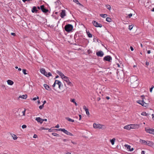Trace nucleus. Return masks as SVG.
<instances>
[{"instance_id":"nucleus-1","label":"nucleus","mask_w":154,"mask_h":154,"mask_svg":"<svg viewBox=\"0 0 154 154\" xmlns=\"http://www.w3.org/2000/svg\"><path fill=\"white\" fill-rule=\"evenodd\" d=\"M130 80L131 85L133 88H135L138 86V82L137 77L132 76L130 77Z\"/></svg>"},{"instance_id":"nucleus-2","label":"nucleus","mask_w":154,"mask_h":154,"mask_svg":"<svg viewBox=\"0 0 154 154\" xmlns=\"http://www.w3.org/2000/svg\"><path fill=\"white\" fill-rule=\"evenodd\" d=\"M141 97H142V100H138L137 101V102L139 104L142 105L143 106L146 107L148 106V103H145L144 100V97L143 95H142Z\"/></svg>"},{"instance_id":"nucleus-3","label":"nucleus","mask_w":154,"mask_h":154,"mask_svg":"<svg viewBox=\"0 0 154 154\" xmlns=\"http://www.w3.org/2000/svg\"><path fill=\"white\" fill-rule=\"evenodd\" d=\"M93 127L95 128H99L102 129H105L106 128V127L105 125L100 124L94 123Z\"/></svg>"},{"instance_id":"nucleus-4","label":"nucleus","mask_w":154,"mask_h":154,"mask_svg":"<svg viewBox=\"0 0 154 154\" xmlns=\"http://www.w3.org/2000/svg\"><path fill=\"white\" fill-rule=\"evenodd\" d=\"M73 27L72 25L68 24L66 25L64 27V29L67 32H70L73 29Z\"/></svg>"},{"instance_id":"nucleus-5","label":"nucleus","mask_w":154,"mask_h":154,"mask_svg":"<svg viewBox=\"0 0 154 154\" xmlns=\"http://www.w3.org/2000/svg\"><path fill=\"white\" fill-rule=\"evenodd\" d=\"M40 8L42 11L45 13H46L48 12L49 11L48 9L45 8L44 5H42L40 6Z\"/></svg>"},{"instance_id":"nucleus-6","label":"nucleus","mask_w":154,"mask_h":154,"mask_svg":"<svg viewBox=\"0 0 154 154\" xmlns=\"http://www.w3.org/2000/svg\"><path fill=\"white\" fill-rule=\"evenodd\" d=\"M92 23L96 27H102V25L101 24L98 23L95 21L94 20L92 22Z\"/></svg>"},{"instance_id":"nucleus-7","label":"nucleus","mask_w":154,"mask_h":154,"mask_svg":"<svg viewBox=\"0 0 154 154\" xmlns=\"http://www.w3.org/2000/svg\"><path fill=\"white\" fill-rule=\"evenodd\" d=\"M112 60V58L110 56H106L104 57L103 60L105 61H106L109 62H110V60Z\"/></svg>"},{"instance_id":"nucleus-8","label":"nucleus","mask_w":154,"mask_h":154,"mask_svg":"<svg viewBox=\"0 0 154 154\" xmlns=\"http://www.w3.org/2000/svg\"><path fill=\"white\" fill-rule=\"evenodd\" d=\"M145 131L148 133L154 134V129H147L146 128Z\"/></svg>"},{"instance_id":"nucleus-9","label":"nucleus","mask_w":154,"mask_h":154,"mask_svg":"<svg viewBox=\"0 0 154 154\" xmlns=\"http://www.w3.org/2000/svg\"><path fill=\"white\" fill-rule=\"evenodd\" d=\"M96 55L98 57H102L104 55V53L102 51H100L96 52Z\"/></svg>"},{"instance_id":"nucleus-10","label":"nucleus","mask_w":154,"mask_h":154,"mask_svg":"<svg viewBox=\"0 0 154 154\" xmlns=\"http://www.w3.org/2000/svg\"><path fill=\"white\" fill-rule=\"evenodd\" d=\"M61 82H60L58 80H56L54 82V84L52 85L53 87L54 88L56 85H57L58 86L59 85H60Z\"/></svg>"},{"instance_id":"nucleus-11","label":"nucleus","mask_w":154,"mask_h":154,"mask_svg":"<svg viewBox=\"0 0 154 154\" xmlns=\"http://www.w3.org/2000/svg\"><path fill=\"white\" fill-rule=\"evenodd\" d=\"M40 71L42 74H44L45 76H47L46 75H47V72H46L44 68H42L41 69Z\"/></svg>"},{"instance_id":"nucleus-12","label":"nucleus","mask_w":154,"mask_h":154,"mask_svg":"<svg viewBox=\"0 0 154 154\" xmlns=\"http://www.w3.org/2000/svg\"><path fill=\"white\" fill-rule=\"evenodd\" d=\"M125 146L130 151H132L134 150V148H131V146L130 145L127 144H125Z\"/></svg>"},{"instance_id":"nucleus-13","label":"nucleus","mask_w":154,"mask_h":154,"mask_svg":"<svg viewBox=\"0 0 154 154\" xmlns=\"http://www.w3.org/2000/svg\"><path fill=\"white\" fill-rule=\"evenodd\" d=\"M66 15L65 11V10H62L60 13V16L62 18H63Z\"/></svg>"},{"instance_id":"nucleus-14","label":"nucleus","mask_w":154,"mask_h":154,"mask_svg":"<svg viewBox=\"0 0 154 154\" xmlns=\"http://www.w3.org/2000/svg\"><path fill=\"white\" fill-rule=\"evenodd\" d=\"M43 86L46 90L49 91H51V89L50 88L49 86L47 84H44L43 85Z\"/></svg>"},{"instance_id":"nucleus-15","label":"nucleus","mask_w":154,"mask_h":154,"mask_svg":"<svg viewBox=\"0 0 154 154\" xmlns=\"http://www.w3.org/2000/svg\"><path fill=\"white\" fill-rule=\"evenodd\" d=\"M56 72L59 75L62 79H63V78L65 76L63 73L58 70H57L56 71Z\"/></svg>"},{"instance_id":"nucleus-16","label":"nucleus","mask_w":154,"mask_h":154,"mask_svg":"<svg viewBox=\"0 0 154 154\" xmlns=\"http://www.w3.org/2000/svg\"><path fill=\"white\" fill-rule=\"evenodd\" d=\"M63 132L66 134L69 135L70 136H73V135L71 133L67 131V130H66L65 129H64L63 131Z\"/></svg>"},{"instance_id":"nucleus-17","label":"nucleus","mask_w":154,"mask_h":154,"mask_svg":"<svg viewBox=\"0 0 154 154\" xmlns=\"http://www.w3.org/2000/svg\"><path fill=\"white\" fill-rule=\"evenodd\" d=\"M35 120L37 121L38 122H39L41 124L43 122L42 119L40 117L36 118L35 119Z\"/></svg>"},{"instance_id":"nucleus-18","label":"nucleus","mask_w":154,"mask_h":154,"mask_svg":"<svg viewBox=\"0 0 154 154\" xmlns=\"http://www.w3.org/2000/svg\"><path fill=\"white\" fill-rule=\"evenodd\" d=\"M38 11V10L37 9V8L35 6H34L33 7L32 10V13H37Z\"/></svg>"},{"instance_id":"nucleus-19","label":"nucleus","mask_w":154,"mask_h":154,"mask_svg":"<svg viewBox=\"0 0 154 154\" xmlns=\"http://www.w3.org/2000/svg\"><path fill=\"white\" fill-rule=\"evenodd\" d=\"M131 125H128L124 127V128L125 129H126L127 130H130L131 129Z\"/></svg>"},{"instance_id":"nucleus-20","label":"nucleus","mask_w":154,"mask_h":154,"mask_svg":"<svg viewBox=\"0 0 154 154\" xmlns=\"http://www.w3.org/2000/svg\"><path fill=\"white\" fill-rule=\"evenodd\" d=\"M146 143V145L149 146H152L153 145V142L152 141H147Z\"/></svg>"},{"instance_id":"nucleus-21","label":"nucleus","mask_w":154,"mask_h":154,"mask_svg":"<svg viewBox=\"0 0 154 154\" xmlns=\"http://www.w3.org/2000/svg\"><path fill=\"white\" fill-rule=\"evenodd\" d=\"M139 142L142 144H144L145 145H146L147 143V141L141 139L140 140Z\"/></svg>"},{"instance_id":"nucleus-22","label":"nucleus","mask_w":154,"mask_h":154,"mask_svg":"<svg viewBox=\"0 0 154 154\" xmlns=\"http://www.w3.org/2000/svg\"><path fill=\"white\" fill-rule=\"evenodd\" d=\"M7 82L8 84L10 85H12L14 83L13 82L10 80H8Z\"/></svg>"},{"instance_id":"nucleus-23","label":"nucleus","mask_w":154,"mask_h":154,"mask_svg":"<svg viewBox=\"0 0 154 154\" xmlns=\"http://www.w3.org/2000/svg\"><path fill=\"white\" fill-rule=\"evenodd\" d=\"M62 79L63 80L65 81L66 83L69 82V81L68 78L66 76H65Z\"/></svg>"},{"instance_id":"nucleus-24","label":"nucleus","mask_w":154,"mask_h":154,"mask_svg":"<svg viewBox=\"0 0 154 154\" xmlns=\"http://www.w3.org/2000/svg\"><path fill=\"white\" fill-rule=\"evenodd\" d=\"M27 95L26 94L23 95L22 96H20L19 97V98H21L23 99H26L27 97Z\"/></svg>"},{"instance_id":"nucleus-25","label":"nucleus","mask_w":154,"mask_h":154,"mask_svg":"<svg viewBox=\"0 0 154 154\" xmlns=\"http://www.w3.org/2000/svg\"><path fill=\"white\" fill-rule=\"evenodd\" d=\"M65 119H66L69 122H74V120L72 119L69 117H66Z\"/></svg>"},{"instance_id":"nucleus-26","label":"nucleus","mask_w":154,"mask_h":154,"mask_svg":"<svg viewBox=\"0 0 154 154\" xmlns=\"http://www.w3.org/2000/svg\"><path fill=\"white\" fill-rule=\"evenodd\" d=\"M131 125V128H137V127H139V125H138L137 124L136 125Z\"/></svg>"},{"instance_id":"nucleus-27","label":"nucleus","mask_w":154,"mask_h":154,"mask_svg":"<svg viewBox=\"0 0 154 154\" xmlns=\"http://www.w3.org/2000/svg\"><path fill=\"white\" fill-rule=\"evenodd\" d=\"M11 135L13 137V138L14 140H16L17 139V137L16 135L14 134H11Z\"/></svg>"},{"instance_id":"nucleus-28","label":"nucleus","mask_w":154,"mask_h":154,"mask_svg":"<svg viewBox=\"0 0 154 154\" xmlns=\"http://www.w3.org/2000/svg\"><path fill=\"white\" fill-rule=\"evenodd\" d=\"M86 33L89 37L91 38L92 37V34H91L89 32L86 31Z\"/></svg>"},{"instance_id":"nucleus-29","label":"nucleus","mask_w":154,"mask_h":154,"mask_svg":"<svg viewBox=\"0 0 154 154\" xmlns=\"http://www.w3.org/2000/svg\"><path fill=\"white\" fill-rule=\"evenodd\" d=\"M116 140V139L115 138H113L112 139L110 140V141L112 145H113L114 144V142Z\"/></svg>"},{"instance_id":"nucleus-30","label":"nucleus","mask_w":154,"mask_h":154,"mask_svg":"<svg viewBox=\"0 0 154 154\" xmlns=\"http://www.w3.org/2000/svg\"><path fill=\"white\" fill-rule=\"evenodd\" d=\"M100 16L103 18H105L106 17H107V15L106 14H100Z\"/></svg>"},{"instance_id":"nucleus-31","label":"nucleus","mask_w":154,"mask_h":154,"mask_svg":"<svg viewBox=\"0 0 154 154\" xmlns=\"http://www.w3.org/2000/svg\"><path fill=\"white\" fill-rule=\"evenodd\" d=\"M106 6L107 9H109V10H110L111 8V7L109 5H106Z\"/></svg>"},{"instance_id":"nucleus-32","label":"nucleus","mask_w":154,"mask_h":154,"mask_svg":"<svg viewBox=\"0 0 154 154\" xmlns=\"http://www.w3.org/2000/svg\"><path fill=\"white\" fill-rule=\"evenodd\" d=\"M106 20L108 22H111V21L112 20L111 19L109 18V17H107L106 18Z\"/></svg>"},{"instance_id":"nucleus-33","label":"nucleus","mask_w":154,"mask_h":154,"mask_svg":"<svg viewBox=\"0 0 154 154\" xmlns=\"http://www.w3.org/2000/svg\"><path fill=\"white\" fill-rule=\"evenodd\" d=\"M52 134L54 136L59 137V135L55 133H52Z\"/></svg>"},{"instance_id":"nucleus-34","label":"nucleus","mask_w":154,"mask_h":154,"mask_svg":"<svg viewBox=\"0 0 154 154\" xmlns=\"http://www.w3.org/2000/svg\"><path fill=\"white\" fill-rule=\"evenodd\" d=\"M73 1L77 4H79L80 5H81V4L79 2L78 0H73Z\"/></svg>"},{"instance_id":"nucleus-35","label":"nucleus","mask_w":154,"mask_h":154,"mask_svg":"<svg viewBox=\"0 0 154 154\" xmlns=\"http://www.w3.org/2000/svg\"><path fill=\"white\" fill-rule=\"evenodd\" d=\"M67 83L68 85L70 86H72L73 85L69 81V82H67Z\"/></svg>"},{"instance_id":"nucleus-36","label":"nucleus","mask_w":154,"mask_h":154,"mask_svg":"<svg viewBox=\"0 0 154 154\" xmlns=\"http://www.w3.org/2000/svg\"><path fill=\"white\" fill-rule=\"evenodd\" d=\"M23 72V74L24 75H26L27 74V73L26 72L27 70L26 69H22Z\"/></svg>"},{"instance_id":"nucleus-37","label":"nucleus","mask_w":154,"mask_h":154,"mask_svg":"<svg viewBox=\"0 0 154 154\" xmlns=\"http://www.w3.org/2000/svg\"><path fill=\"white\" fill-rule=\"evenodd\" d=\"M47 76H46L47 77H49L50 76H51L52 75V74L50 72H49L48 73L47 72V75H46Z\"/></svg>"},{"instance_id":"nucleus-38","label":"nucleus","mask_w":154,"mask_h":154,"mask_svg":"<svg viewBox=\"0 0 154 154\" xmlns=\"http://www.w3.org/2000/svg\"><path fill=\"white\" fill-rule=\"evenodd\" d=\"M85 111L86 113V114L88 116L89 115V112L88 109H85Z\"/></svg>"},{"instance_id":"nucleus-39","label":"nucleus","mask_w":154,"mask_h":154,"mask_svg":"<svg viewBox=\"0 0 154 154\" xmlns=\"http://www.w3.org/2000/svg\"><path fill=\"white\" fill-rule=\"evenodd\" d=\"M71 102H73V103H74L75 105H76V106H77V103H76V102L75 101V100L74 99H72L71 100Z\"/></svg>"},{"instance_id":"nucleus-40","label":"nucleus","mask_w":154,"mask_h":154,"mask_svg":"<svg viewBox=\"0 0 154 154\" xmlns=\"http://www.w3.org/2000/svg\"><path fill=\"white\" fill-rule=\"evenodd\" d=\"M133 27V26L132 25H129V28H128V29L130 30H131L132 29Z\"/></svg>"},{"instance_id":"nucleus-41","label":"nucleus","mask_w":154,"mask_h":154,"mask_svg":"<svg viewBox=\"0 0 154 154\" xmlns=\"http://www.w3.org/2000/svg\"><path fill=\"white\" fill-rule=\"evenodd\" d=\"M154 88V86L153 85H152L151 88H150L149 91L150 92H152V89Z\"/></svg>"},{"instance_id":"nucleus-42","label":"nucleus","mask_w":154,"mask_h":154,"mask_svg":"<svg viewBox=\"0 0 154 154\" xmlns=\"http://www.w3.org/2000/svg\"><path fill=\"white\" fill-rule=\"evenodd\" d=\"M26 110L25 109L24 110L22 111V112L23 113V116H25V112H26Z\"/></svg>"},{"instance_id":"nucleus-43","label":"nucleus","mask_w":154,"mask_h":154,"mask_svg":"<svg viewBox=\"0 0 154 154\" xmlns=\"http://www.w3.org/2000/svg\"><path fill=\"white\" fill-rule=\"evenodd\" d=\"M63 129H64V128L63 129L59 128V129H56V130L58 131H61L63 132Z\"/></svg>"},{"instance_id":"nucleus-44","label":"nucleus","mask_w":154,"mask_h":154,"mask_svg":"<svg viewBox=\"0 0 154 154\" xmlns=\"http://www.w3.org/2000/svg\"><path fill=\"white\" fill-rule=\"evenodd\" d=\"M146 112H143L141 113V115L143 116H145L146 115Z\"/></svg>"},{"instance_id":"nucleus-45","label":"nucleus","mask_w":154,"mask_h":154,"mask_svg":"<svg viewBox=\"0 0 154 154\" xmlns=\"http://www.w3.org/2000/svg\"><path fill=\"white\" fill-rule=\"evenodd\" d=\"M43 107H44V105L42 104V105H41V106H39V109H41L43 108Z\"/></svg>"},{"instance_id":"nucleus-46","label":"nucleus","mask_w":154,"mask_h":154,"mask_svg":"<svg viewBox=\"0 0 154 154\" xmlns=\"http://www.w3.org/2000/svg\"><path fill=\"white\" fill-rule=\"evenodd\" d=\"M22 127L23 128H24L26 127V126L25 125H23L22 126Z\"/></svg>"},{"instance_id":"nucleus-47","label":"nucleus","mask_w":154,"mask_h":154,"mask_svg":"<svg viewBox=\"0 0 154 154\" xmlns=\"http://www.w3.org/2000/svg\"><path fill=\"white\" fill-rule=\"evenodd\" d=\"M62 86H63V85H62L61 83H61L60 84V85H58V88H59L60 89H61V87Z\"/></svg>"},{"instance_id":"nucleus-48","label":"nucleus","mask_w":154,"mask_h":154,"mask_svg":"<svg viewBox=\"0 0 154 154\" xmlns=\"http://www.w3.org/2000/svg\"><path fill=\"white\" fill-rule=\"evenodd\" d=\"M132 16V14H130L128 15L129 18H131Z\"/></svg>"},{"instance_id":"nucleus-49","label":"nucleus","mask_w":154,"mask_h":154,"mask_svg":"<svg viewBox=\"0 0 154 154\" xmlns=\"http://www.w3.org/2000/svg\"><path fill=\"white\" fill-rule=\"evenodd\" d=\"M37 137V135L35 134L34 135L33 137L34 138H36Z\"/></svg>"},{"instance_id":"nucleus-50","label":"nucleus","mask_w":154,"mask_h":154,"mask_svg":"<svg viewBox=\"0 0 154 154\" xmlns=\"http://www.w3.org/2000/svg\"><path fill=\"white\" fill-rule=\"evenodd\" d=\"M79 120H81L82 118V116L81 115H79Z\"/></svg>"},{"instance_id":"nucleus-51","label":"nucleus","mask_w":154,"mask_h":154,"mask_svg":"<svg viewBox=\"0 0 154 154\" xmlns=\"http://www.w3.org/2000/svg\"><path fill=\"white\" fill-rule=\"evenodd\" d=\"M60 127V126L59 125V124H57V125L55 127V128H59Z\"/></svg>"},{"instance_id":"nucleus-52","label":"nucleus","mask_w":154,"mask_h":154,"mask_svg":"<svg viewBox=\"0 0 154 154\" xmlns=\"http://www.w3.org/2000/svg\"><path fill=\"white\" fill-rule=\"evenodd\" d=\"M130 49L131 51H133L134 50V48L132 46L130 47Z\"/></svg>"},{"instance_id":"nucleus-53","label":"nucleus","mask_w":154,"mask_h":154,"mask_svg":"<svg viewBox=\"0 0 154 154\" xmlns=\"http://www.w3.org/2000/svg\"><path fill=\"white\" fill-rule=\"evenodd\" d=\"M11 35H14V36H15L16 35L15 33H13V32H12L11 33Z\"/></svg>"},{"instance_id":"nucleus-54","label":"nucleus","mask_w":154,"mask_h":154,"mask_svg":"<svg viewBox=\"0 0 154 154\" xmlns=\"http://www.w3.org/2000/svg\"><path fill=\"white\" fill-rule=\"evenodd\" d=\"M83 109H84L85 110V109H88L87 108H86V107L85 106H84L83 107Z\"/></svg>"},{"instance_id":"nucleus-55","label":"nucleus","mask_w":154,"mask_h":154,"mask_svg":"<svg viewBox=\"0 0 154 154\" xmlns=\"http://www.w3.org/2000/svg\"><path fill=\"white\" fill-rule=\"evenodd\" d=\"M146 65L148 66L149 65V63L148 62L146 61Z\"/></svg>"},{"instance_id":"nucleus-56","label":"nucleus","mask_w":154,"mask_h":154,"mask_svg":"<svg viewBox=\"0 0 154 154\" xmlns=\"http://www.w3.org/2000/svg\"><path fill=\"white\" fill-rule=\"evenodd\" d=\"M44 129H45V128L42 127L40 128V130H43V129L44 130Z\"/></svg>"},{"instance_id":"nucleus-57","label":"nucleus","mask_w":154,"mask_h":154,"mask_svg":"<svg viewBox=\"0 0 154 154\" xmlns=\"http://www.w3.org/2000/svg\"><path fill=\"white\" fill-rule=\"evenodd\" d=\"M145 151H142L141 152V154H144Z\"/></svg>"},{"instance_id":"nucleus-58","label":"nucleus","mask_w":154,"mask_h":154,"mask_svg":"<svg viewBox=\"0 0 154 154\" xmlns=\"http://www.w3.org/2000/svg\"><path fill=\"white\" fill-rule=\"evenodd\" d=\"M42 120L43 122L44 121H47V119H42Z\"/></svg>"},{"instance_id":"nucleus-59","label":"nucleus","mask_w":154,"mask_h":154,"mask_svg":"<svg viewBox=\"0 0 154 154\" xmlns=\"http://www.w3.org/2000/svg\"><path fill=\"white\" fill-rule=\"evenodd\" d=\"M23 1V2H25L26 1H30V0H22Z\"/></svg>"},{"instance_id":"nucleus-60","label":"nucleus","mask_w":154,"mask_h":154,"mask_svg":"<svg viewBox=\"0 0 154 154\" xmlns=\"http://www.w3.org/2000/svg\"><path fill=\"white\" fill-rule=\"evenodd\" d=\"M48 131L50 132H52L53 131V130H52L51 129H49L48 130Z\"/></svg>"},{"instance_id":"nucleus-61","label":"nucleus","mask_w":154,"mask_h":154,"mask_svg":"<svg viewBox=\"0 0 154 154\" xmlns=\"http://www.w3.org/2000/svg\"><path fill=\"white\" fill-rule=\"evenodd\" d=\"M152 119H154V114H152Z\"/></svg>"},{"instance_id":"nucleus-62","label":"nucleus","mask_w":154,"mask_h":154,"mask_svg":"<svg viewBox=\"0 0 154 154\" xmlns=\"http://www.w3.org/2000/svg\"><path fill=\"white\" fill-rule=\"evenodd\" d=\"M106 98L107 99V100H109L110 99V98L109 97H108V96H107L106 97Z\"/></svg>"},{"instance_id":"nucleus-63","label":"nucleus","mask_w":154,"mask_h":154,"mask_svg":"<svg viewBox=\"0 0 154 154\" xmlns=\"http://www.w3.org/2000/svg\"><path fill=\"white\" fill-rule=\"evenodd\" d=\"M151 52H150V50H148V51H147V53L148 54H150Z\"/></svg>"},{"instance_id":"nucleus-64","label":"nucleus","mask_w":154,"mask_h":154,"mask_svg":"<svg viewBox=\"0 0 154 154\" xmlns=\"http://www.w3.org/2000/svg\"><path fill=\"white\" fill-rule=\"evenodd\" d=\"M36 100V97H34V98H33L32 99V100Z\"/></svg>"}]
</instances>
